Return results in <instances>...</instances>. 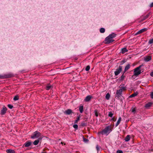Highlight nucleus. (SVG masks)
Wrapping results in <instances>:
<instances>
[{"label": "nucleus", "instance_id": "obj_1", "mask_svg": "<svg viewBox=\"0 0 153 153\" xmlns=\"http://www.w3.org/2000/svg\"><path fill=\"white\" fill-rule=\"evenodd\" d=\"M142 65H140L138 67L136 68L134 70V74L132 76V77L134 79L135 78V76H137L143 72L141 71V68L142 67Z\"/></svg>", "mask_w": 153, "mask_h": 153}, {"label": "nucleus", "instance_id": "obj_2", "mask_svg": "<svg viewBox=\"0 0 153 153\" xmlns=\"http://www.w3.org/2000/svg\"><path fill=\"white\" fill-rule=\"evenodd\" d=\"M116 36V34L114 33L110 34L106 38V44H109L114 41V40L113 39Z\"/></svg>", "mask_w": 153, "mask_h": 153}, {"label": "nucleus", "instance_id": "obj_3", "mask_svg": "<svg viewBox=\"0 0 153 153\" xmlns=\"http://www.w3.org/2000/svg\"><path fill=\"white\" fill-rule=\"evenodd\" d=\"M113 126L110 125L106 126V135H107L112 131Z\"/></svg>", "mask_w": 153, "mask_h": 153}, {"label": "nucleus", "instance_id": "obj_4", "mask_svg": "<svg viewBox=\"0 0 153 153\" xmlns=\"http://www.w3.org/2000/svg\"><path fill=\"white\" fill-rule=\"evenodd\" d=\"M41 134V133L39 132L36 131L33 133L31 136V138L33 139L39 137Z\"/></svg>", "mask_w": 153, "mask_h": 153}, {"label": "nucleus", "instance_id": "obj_5", "mask_svg": "<svg viewBox=\"0 0 153 153\" xmlns=\"http://www.w3.org/2000/svg\"><path fill=\"white\" fill-rule=\"evenodd\" d=\"M122 66L120 65L119 66L118 68L116 70L114 71V74L115 76H117L122 71Z\"/></svg>", "mask_w": 153, "mask_h": 153}, {"label": "nucleus", "instance_id": "obj_6", "mask_svg": "<svg viewBox=\"0 0 153 153\" xmlns=\"http://www.w3.org/2000/svg\"><path fill=\"white\" fill-rule=\"evenodd\" d=\"M7 110V108L4 106L2 108V109L1 111V114L3 115L6 112Z\"/></svg>", "mask_w": 153, "mask_h": 153}, {"label": "nucleus", "instance_id": "obj_7", "mask_svg": "<svg viewBox=\"0 0 153 153\" xmlns=\"http://www.w3.org/2000/svg\"><path fill=\"white\" fill-rule=\"evenodd\" d=\"M98 134L100 137L101 138L103 135L105 134V129H104L102 131L98 132Z\"/></svg>", "mask_w": 153, "mask_h": 153}, {"label": "nucleus", "instance_id": "obj_8", "mask_svg": "<svg viewBox=\"0 0 153 153\" xmlns=\"http://www.w3.org/2000/svg\"><path fill=\"white\" fill-rule=\"evenodd\" d=\"M148 30V29L147 28H144L143 29H142L140 30L139 31H138L135 34V35H136L139 34H140L143 32H144L145 31H147Z\"/></svg>", "mask_w": 153, "mask_h": 153}, {"label": "nucleus", "instance_id": "obj_9", "mask_svg": "<svg viewBox=\"0 0 153 153\" xmlns=\"http://www.w3.org/2000/svg\"><path fill=\"white\" fill-rule=\"evenodd\" d=\"M122 92V89L117 90L116 92V94L117 95V97L119 98V97L121 96Z\"/></svg>", "mask_w": 153, "mask_h": 153}, {"label": "nucleus", "instance_id": "obj_10", "mask_svg": "<svg viewBox=\"0 0 153 153\" xmlns=\"http://www.w3.org/2000/svg\"><path fill=\"white\" fill-rule=\"evenodd\" d=\"M13 74H5L4 76V78H7L13 77Z\"/></svg>", "mask_w": 153, "mask_h": 153}, {"label": "nucleus", "instance_id": "obj_11", "mask_svg": "<svg viewBox=\"0 0 153 153\" xmlns=\"http://www.w3.org/2000/svg\"><path fill=\"white\" fill-rule=\"evenodd\" d=\"M64 113L67 115H69L71 113H73L71 109H68L64 112Z\"/></svg>", "mask_w": 153, "mask_h": 153}, {"label": "nucleus", "instance_id": "obj_12", "mask_svg": "<svg viewBox=\"0 0 153 153\" xmlns=\"http://www.w3.org/2000/svg\"><path fill=\"white\" fill-rule=\"evenodd\" d=\"M92 97L91 95H88L87 96L84 100L85 102H88L91 99Z\"/></svg>", "mask_w": 153, "mask_h": 153}, {"label": "nucleus", "instance_id": "obj_13", "mask_svg": "<svg viewBox=\"0 0 153 153\" xmlns=\"http://www.w3.org/2000/svg\"><path fill=\"white\" fill-rule=\"evenodd\" d=\"M128 51V50H127V48H124L121 49L120 53L123 54L125 53L126 52H127Z\"/></svg>", "mask_w": 153, "mask_h": 153}, {"label": "nucleus", "instance_id": "obj_14", "mask_svg": "<svg viewBox=\"0 0 153 153\" xmlns=\"http://www.w3.org/2000/svg\"><path fill=\"white\" fill-rule=\"evenodd\" d=\"M130 65L129 64H127L125 67L124 72V73L125 72L128 70L130 68Z\"/></svg>", "mask_w": 153, "mask_h": 153}, {"label": "nucleus", "instance_id": "obj_15", "mask_svg": "<svg viewBox=\"0 0 153 153\" xmlns=\"http://www.w3.org/2000/svg\"><path fill=\"white\" fill-rule=\"evenodd\" d=\"M151 59V57L150 56H148L145 57L144 58L145 61L148 62Z\"/></svg>", "mask_w": 153, "mask_h": 153}, {"label": "nucleus", "instance_id": "obj_16", "mask_svg": "<svg viewBox=\"0 0 153 153\" xmlns=\"http://www.w3.org/2000/svg\"><path fill=\"white\" fill-rule=\"evenodd\" d=\"M31 143L30 142L27 141L24 144V146L25 147H28L31 145Z\"/></svg>", "mask_w": 153, "mask_h": 153}, {"label": "nucleus", "instance_id": "obj_17", "mask_svg": "<svg viewBox=\"0 0 153 153\" xmlns=\"http://www.w3.org/2000/svg\"><path fill=\"white\" fill-rule=\"evenodd\" d=\"M152 104L153 103L152 102H149L145 105V107L146 108H148L151 106Z\"/></svg>", "mask_w": 153, "mask_h": 153}, {"label": "nucleus", "instance_id": "obj_18", "mask_svg": "<svg viewBox=\"0 0 153 153\" xmlns=\"http://www.w3.org/2000/svg\"><path fill=\"white\" fill-rule=\"evenodd\" d=\"M41 138H39V139L36 140H35L33 143V144L35 145H37L39 141V140H41Z\"/></svg>", "mask_w": 153, "mask_h": 153}, {"label": "nucleus", "instance_id": "obj_19", "mask_svg": "<svg viewBox=\"0 0 153 153\" xmlns=\"http://www.w3.org/2000/svg\"><path fill=\"white\" fill-rule=\"evenodd\" d=\"M79 110L81 113H82L83 111V106L80 105L79 107Z\"/></svg>", "mask_w": 153, "mask_h": 153}, {"label": "nucleus", "instance_id": "obj_20", "mask_svg": "<svg viewBox=\"0 0 153 153\" xmlns=\"http://www.w3.org/2000/svg\"><path fill=\"white\" fill-rule=\"evenodd\" d=\"M6 152L7 153H15L14 151L11 149L7 150Z\"/></svg>", "mask_w": 153, "mask_h": 153}, {"label": "nucleus", "instance_id": "obj_21", "mask_svg": "<svg viewBox=\"0 0 153 153\" xmlns=\"http://www.w3.org/2000/svg\"><path fill=\"white\" fill-rule=\"evenodd\" d=\"M121 120V117H119L118 120L116 124V126H117L119 125V124H120V122Z\"/></svg>", "mask_w": 153, "mask_h": 153}, {"label": "nucleus", "instance_id": "obj_22", "mask_svg": "<svg viewBox=\"0 0 153 153\" xmlns=\"http://www.w3.org/2000/svg\"><path fill=\"white\" fill-rule=\"evenodd\" d=\"M130 139L129 135H127L125 138V140L126 142L128 141Z\"/></svg>", "mask_w": 153, "mask_h": 153}, {"label": "nucleus", "instance_id": "obj_23", "mask_svg": "<svg viewBox=\"0 0 153 153\" xmlns=\"http://www.w3.org/2000/svg\"><path fill=\"white\" fill-rule=\"evenodd\" d=\"M138 93L137 92H136V93H135L134 94H131L129 97L130 98H131V97H134L136 96L137 94H138Z\"/></svg>", "mask_w": 153, "mask_h": 153}, {"label": "nucleus", "instance_id": "obj_24", "mask_svg": "<svg viewBox=\"0 0 153 153\" xmlns=\"http://www.w3.org/2000/svg\"><path fill=\"white\" fill-rule=\"evenodd\" d=\"M52 86L51 85H48L46 87V89L47 90H49L51 88H52Z\"/></svg>", "mask_w": 153, "mask_h": 153}, {"label": "nucleus", "instance_id": "obj_25", "mask_svg": "<svg viewBox=\"0 0 153 153\" xmlns=\"http://www.w3.org/2000/svg\"><path fill=\"white\" fill-rule=\"evenodd\" d=\"M124 72L123 73V74L120 77V80H123L124 79L125 77V76L124 75Z\"/></svg>", "mask_w": 153, "mask_h": 153}, {"label": "nucleus", "instance_id": "obj_26", "mask_svg": "<svg viewBox=\"0 0 153 153\" xmlns=\"http://www.w3.org/2000/svg\"><path fill=\"white\" fill-rule=\"evenodd\" d=\"M110 97V95L109 93H108L106 95V99H107V100H108L109 99Z\"/></svg>", "mask_w": 153, "mask_h": 153}, {"label": "nucleus", "instance_id": "obj_27", "mask_svg": "<svg viewBox=\"0 0 153 153\" xmlns=\"http://www.w3.org/2000/svg\"><path fill=\"white\" fill-rule=\"evenodd\" d=\"M120 89H122V91L123 90H126V87H125L121 85H120L119 87Z\"/></svg>", "mask_w": 153, "mask_h": 153}, {"label": "nucleus", "instance_id": "obj_28", "mask_svg": "<svg viewBox=\"0 0 153 153\" xmlns=\"http://www.w3.org/2000/svg\"><path fill=\"white\" fill-rule=\"evenodd\" d=\"M105 31V29L103 28H101L100 29V32L101 33H104Z\"/></svg>", "mask_w": 153, "mask_h": 153}, {"label": "nucleus", "instance_id": "obj_29", "mask_svg": "<svg viewBox=\"0 0 153 153\" xmlns=\"http://www.w3.org/2000/svg\"><path fill=\"white\" fill-rule=\"evenodd\" d=\"M19 97L17 96H15V97L13 98V100L14 101H16V100H19Z\"/></svg>", "mask_w": 153, "mask_h": 153}, {"label": "nucleus", "instance_id": "obj_30", "mask_svg": "<svg viewBox=\"0 0 153 153\" xmlns=\"http://www.w3.org/2000/svg\"><path fill=\"white\" fill-rule=\"evenodd\" d=\"M153 43V39H150L149 41V44H151Z\"/></svg>", "mask_w": 153, "mask_h": 153}, {"label": "nucleus", "instance_id": "obj_31", "mask_svg": "<svg viewBox=\"0 0 153 153\" xmlns=\"http://www.w3.org/2000/svg\"><path fill=\"white\" fill-rule=\"evenodd\" d=\"M94 113L95 116L96 117H97L98 116V114L97 112V110H95L94 111Z\"/></svg>", "mask_w": 153, "mask_h": 153}, {"label": "nucleus", "instance_id": "obj_32", "mask_svg": "<svg viewBox=\"0 0 153 153\" xmlns=\"http://www.w3.org/2000/svg\"><path fill=\"white\" fill-rule=\"evenodd\" d=\"M80 120V117H78L75 120V122H74L75 123H77L78 121Z\"/></svg>", "mask_w": 153, "mask_h": 153}, {"label": "nucleus", "instance_id": "obj_33", "mask_svg": "<svg viewBox=\"0 0 153 153\" xmlns=\"http://www.w3.org/2000/svg\"><path fill=\"white\" fill-rule=\"evenodd\" d=\"M90 69V66L89 65H88L86 66L85 68V70L88 71Z\"/></svg>", "mask_w": 153, "mask_h": 153}, {"label": "nucleus", "instance_id": "obj_34", "mask_svg": "<svg viewBox=\"0 0 153 153\" xmlns=\"http://www.w3.org/2000/svg\"><path fill=\"white\" fill-rule=\"evenodd\" d=\"M149 15H150L149 13L147 14L146 16H145L144 17V19H146L147 18L149 17Z\"/></svg>", "mask_w": 153, "mask_h": 153}, {"label": "nucleus", "instance_id": "obj_35", "mask_svg": "<svg viewBox=\"0 0 153 153\" xmlns=\"http://www.w3.org/2000/svg\"><path fill=\"white\" fill-rule=\"evenodd\" d=\"M113 114L111 112H109L108 114V116L110 117H112L113 115Z\"/></svg>", "mask_w": 153, "mask_h": 153}, {"label": "nucleus", "instance_id": "obj_36", "mask_svg": "<svg viewBox=\"0 0 153 153\" xmlns=\"http://www.w3.org/2000/svg\"><path fill=\"white\" fill-rule=\"evenodd\" d=\"M73 127L74 128H75L76 129H78V126L77 125V124L74 125L73 126Z\"/></svg>", "mask_w": 153, "mask_h": 153}, {"label": "nucleus", "instance_id": "obj_37", "mask_svg": "<svg viewBox=\"0 0 153 153\" xmlns=\"http://www.w3.org/2000/svg\"><path fill=\"white\" fill-rule=\"evenodd\" d=\"M131 112L134 113H135V111H136V109L135 108H132V109H131Z\"/></svg>", "mask_w": 153, "mask_h": 153}, {"label": "nucleus", "instance_id": "obj_38", "mask_svg": "<svg viewBox=\"0 0 153 153\" xmlns=\"http://www.w3.org/2000/svg\"><path fill=\"white\" fill-rule=\"evenodd\" d=\"M7 106L9 108H10V109H12L13 107V105H10V104L8 105Z\"/></svg>", "mask_w": 153, "mask_h": 153}, {"label": "nucleus", "instance_id": "obj_39", "mask_svg": "<svg viewBox=\"0 0 153 153\" xmlns=\"http://www.w3.org/2000/svg\"><path fill=\"white\" fill-rule=\"evenodd\" d=\"M81 125L82 126H84L86 125V123L84 122H82V123Z\"/></svg>", "mask_w": 153, "mask_h": 153}, {"label": "nucleus", "instance_id": "obj_40", "mask_svg": "<svg viewBox=\"0 0 153 153\" xmlns=\"http://www.w3.org/2000/svg\"><path fill=\"white\" fill-rule=\"evenodd\" d=\"M83 140L85 142H86L88 141V139H86L84 137H83Z\"/></svg>", "mask_w": 153, "mask_h": 153}, {"label": "nucleus", "instance_id": "obj_41", "mask_svg": "<svg viewBox=\"0 0 153 153\" xmlns=\"http://www.w3.org/2000/svg\"><path fill=\"white\" fill-rule=\"evenodd\" d=\"M117 153H123V152L121 150H117Z\"/></svg>", "mask_w": 153, "mask_h": 153}, {"label": "nucleus", "instance_id": "obj_42", "mask_svg": "<svg viewBox=\"0 0 153 153\" xmlns=\"http://www.w3.org/2000/svg\"><path fill=\"white\" fill-rule=\"evenodd\" d=\"M150 96L152 99H153V92L151 93Z\"/></svg>", "mask_w": 153, "mask_h": 153}, {"label": "nucleus", "instance_id": "obj_43", "mask_svg": "<svg viewBox=\"0 0 153 153\" xmlns=\"http://www.w3.org/2000/svg\"><path fill=\"white\" fill-rule=\"evenodd\" d=\"M125 62V60H123L121 62V64H123Z\"/></svg>", "mask_w": 153, "mask_h": 153}, {"label": "nucleus", "instance_id": "obj_44", "mask_svg": "<svg viewBox=\"0 0 153 153\" xmlns=\"http://www.w3.org/2000/svg\"><path fill=\"white\" fill-rule=\"evenodd\" d=\"M150 7H153V2H152L150 5Z\"/></svg>", "mask_w": 153, "mask_h": 153}, {"label": "nucleus", "instance_id": "obj_45", "mask_svg": "<svg viewBox=\"0 0 153 153\" xmlns=\"http://www.w3.org/2000/svg\"><path fill=\"white\" fill-rule=\"evenodd\" d=\"M151 76L153 77V71L151 72L150 74Z\"/></svg>", "mask_w": 153, "mask_h": 153}, {"label": "nucleus", "instance_id": "obj_46", "mask_svg": "<svg viewBox=\"0 0 153 153\" xmlns=\"http://www.w3.org/2000/svg\"><path fill=\"white\" fill-rule=\"evenodd\" d=\"M96 148H97V151H98L99 149V148L98 147V145H97V146H96Z\"/></svg>", "mask_w": 153, "mask_h": 153}, {"label": "nucleus", "instance_id": "obj_47", "mask_svg": "<svg viewBox=\"0 0 153 153\" xmlns=\"http://www.w3.org/2000/svg\"><path fill=\"white\" fill-rule=\"evenodd\" d=\"M111 120H112L113 121H115V120L114 118H113L111 119Z\"/></svg>", "mask_w": 153, "mask_h": 153}, {"label": "nucleus", "instance_id": "obj_48", "mask_svg": "<svg viewBox=\"0 0 153 153\" xmlns=\"http://www.w3.org/2000/svg\"><path fill=\"white\" fill-rule=\"evenodd\" d=\"M61 144H62V142H61Z\"/></svg>", "mask_w": 153, "mask_h": 153}]
</instances>
